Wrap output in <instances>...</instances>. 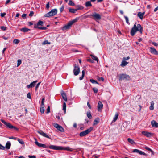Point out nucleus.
Masks as SVG:
<instances>
[{"instance_id":"obj_1","label":"nucleus","mask_w":158,"mask_h":158,"mask_svg":"<svg viewBox=\"0 0 158 158\" xmlns=\"http://www.w3.org/2000/svg\"><path fill=\"white\" fill-rule=\"evenodd\" d=\"M34 139L35 140V144L39 147H43L46 148H49L50 149L56 150H66L70 152H72L73 150V149L69 147H62L53 145H46L45 144L39 143L38 142L36 138H35Z\"/></svg>"},{"instance_id":"obj_2","label":"nucleus","mask_w":158,"mask_h":158,"mask_svg":"<svg viewBox=\"0 0 158 158\" xmlns=\"http://www.w3.org/2000/svg\"><path fill=\"white\" fill-rule=\"evenodd\" d=\"M139 31L141 34L142 33L143 29L139 24L136 25V23L134 25L133 27L131 28V36H134L137 31Z\"/></svg>"},{"instance_id":"obj_3","label":"nucleus","mask_w":158,"mask_h":158,"mask_svg":"<svg viewBox=\"0 0 158 158\" xmlns=\"http://www.w3.org/2000/svg\"><path fill=\"white\" fill-rule=\"evenodd\" d=\"M77 20V19H75L72 21H69L67 24L65 25L62 28V30H65L67 29H69L70 28L72 25L76 22Z\"/></svg>"},{"instance_id":"obj_4","label":"nucleus","mask_w":158,"mask_h":158,"mask_svg":"<svg viewBox=\"0 0 158 158\" xmlns=\"http://www.w3.org/2000/svg\"><path fill=\"white\" fill-rule=\"evenodd\" d=\"M57 10L56 9L52 10L50 11L45 14L44 16L45 17H49L55 15L57 14Z\"/></svg>"},{"instance_id":"obj_5","label":"nucleus","mask_w":158,"mask_h":158,"mask_svg":"<svg viewBox=\"0 0 158 158\" xmlns=\"http://www.w3.org/2000/svg\"><path fill=\"white\" fill-rule=\"evenodd\" d=\"M1 121L5 125L11 129H14L16 130H18V129L15 127L13 126L10 123L6 122L3 119L1 120Z\"/></svg>"},{"instance_id":"obj_6","label":"nucleus","mask_w":158,"mask_h":158,"mask_svg":"<svg viewBox=\"0 0 158 158\" xmlns=\"http://www.w3.org/2000/svg\"><path fill=\"white\" fill-rule=\"evenodd\" d=\"M93 127H90L89 129L81 132L79 134L80 136L83 137L86 135L90 133L93 130Z\"/></svg>"},{"instance_id":"obj_7","label":"nucleus","mask_w":158,"mask_h":158,"mask_svg":"<svg viewBox=\"0 0 158 158\" xmlns=\"http://www.w3.org/2000/svg\"><path fill=\"white\" fill-rule=\"evenodd\" d=\"M74 69L73 70V73L75 76L77 75L80 73V68L78 65L75 64L74 66Z\"/></svg>"},{"instance_id":"obj_8","label":"nucleus","mask_w":158,"mask_h":158,"mask_svg":"<svg viewBox=\"0 0 158 158\" xmlns=\"http://www.w3.org/2000/svg\"><path fill=\"white\" fill-rule=\"evenodd\" d=\"M53 126L54 127L56 128L57 129L61 132H63L64 131V129L61 126L59 125L57 123H54L53 124Z\"/></svg>"},{"instance_id":"obj_9","label":"nucleus","mask_w":158,"mask_h":158,"mask_svg":"<svg viewBox=\"0 0 158 158\" xmlns=\"http://www.w3.org/2000/svg\"><path fill=\"white\" fill-rule=\"evenodd\" d=\"M120 79L121 80H129L130 79V77L128 75L125 74H122L121 75Z\"/></svg>"},{"instance_id":"obj_10","label":"nucleus","mask_w":158,"mask_h":158,"mask_svg":"<svg viewBox=\"0 0 158 158\" xmlns=\"http://www.w3.org/2000/svg\"><path fill=\"white\" fill-rule=\"evenodd\" d=\"M91 16L93 17L94 19L95 20H99L101 18V15L95 12Z\"/></svg>"},{"instance_id":"obj_11","label":"nucleus","mask_w":158,"mask_h":158,"mask_svg":"<svg viewBox=\"0 0 158 158\" xmlns=\"http://www.w3.org/2000/svg\"><path fill=\"white\" fill-rule=\"evenodd\" d=\"M132 152H133L137 153H139V154H140V155H143L144 156H147V154L145 153L144 152H143L142 151H141L137 149H134L133 150Z\"/></svg>"},{"instance_id":"obj_12","label":"nucleus","mask_w":158,"mask_h":158,"mask_svg":"<svg viewBox=\"0 0 158 158\" xmlns=\"http://www.w3.org/2000/svg\"><path fill=\"white\" fill-rule=\"evenodd\" d=\"M150 52L154 54L158 55V51L153 47H151L150 48Z\"/></svg>"},{"instance_id":"obj_13","label":"nucleus","mask_w":158,"mask_h":158,"mask_svg":"<svg viewBox=\"0 0 158 158\" xmlns=\"http://www.w3.org/2000/svg\"><path fill=\"white\" fill-rule=\"evenodd\" d=\"M37 132L44 137L50 139L49 136L42 131H38Z\"/></svg>"},{"instance_id":"obj_14","label":"nucleus","mask_w":158,"mask_h":158,"mask_svg":"<svg viewBox=\"0 0 158 158\" xmlns=\"http://www.w3.org/2000/svg\"><path fill=\"white\" fill-rule=\"evenodd\" d=\"M37 82V80L31 82L30 85H27V87L29 89L31 88H32L35 86V83Z\"/></svg>"},{"instance_id":"obj_15","label":"nucleus","mask_w":158,"mask_h":158,"mask_svg":"<svg viewBox=\"0 0 158 158\" xmlns=\"http://www.w3.org/2000/svg\"><path fill=\"white\" fill-rule=\"evenodd\" d=\"M151 123L152 127H158V123L155 120H153L152 121Z\"/></svg>"},{"instance_id":"obj_16","label":"nucleus","mask_w":158,"mask_h":158,"mask_svg":"<svg viewBox=\"0 0 158 158\" xmlns=\"http://www.w3.org/2000/svg\"><path fill=\"white\" fill-rule=\"evenodd\" d=\"M103 107V105L102 103L100 101L99 102L98 105V110L99 111L102 109Z\"/></svg>"},{"instance_id":"obj_17","label":"nucleus","mask_w":158,"mask_h":158,"mask_svg":"<svg viewBox=\"0 0 158 158\" xmlns=\"http://www.w3.org/2000/svg\"><path fill=\"white\" fill-rule=\"evenodd\" d=\"M144 12H143V13L139 12L138 13L137 15L138 17H139L140 19H142L143 18V17L144 15Z\"/></svg>"},{"instance_id":"obj_18","label":"nucleus","mask_w":158,"mask_h":158,"mask_svg":"<svg viewBox=\"0 0 158 158\" xmlns=\"http://www.w3.org/2000/svg\"><path fill=\"white\" fill-rule=\"evenodd\" d=\"M61 94L64 100L65 101H67V99L66 97V95L65 93L64 92H63L62 93H61Z\"/></svg>"},{"instance_id":"obj_19","label":"nucleus","mask_w":158,"mask_h":158,"mask_svg":"<svg viewBox=\"0 0 158 158\" xmlns=\"http://www.w3.org/2000/svg\"><path fill=\"white\" fill-rule=\"evenodd\" d=\"M43 24V21H39L36 24H35L34 26V28H35V26H38L39 25L42 26Z\"/></svg>"},{"instance_id":"obj_20","label":"nucleus","mask_w":158,"mask_h":158,"mask_svg":"<svg viewBox=\"0 0 158 158\" xmlns=\"http://www.w3.org/2000/svg\"><path fill=\"white\" fill-rule=\"evenodd\" d=\"M128 62L124 60L123 59V60L121 64V66L122 67H124L126 65L128 64Z\"/></svg>"},{"instance_id":"obj_21","label":"nucleus","mask_w":158,"mask_h":158,"mask_svg":"<svg viewBox=\"0 0 158 158\" xmlns=\"http://www.w3.org/2000/svg\"><path fill=\"white\" fill-rule=\"evenodd\" d=\"M20 30L21 31H22L24 32H28L30 30L28 28H25V27H23L22 28L20 29Z\"/></svg>"},{"instance_id":"obj_22","label":"nucleus","mask_w":158,"mask_h":158,"mask_svg":"<svg viewBox=\"0 0 158 158\" xmlns=\"http://www.w3.org/2000/svg\"><path fill=\"white\" fill-rule=\"evenodd\" d=\"M11 146V143L10 142H7L6 144L5 147L7 149H10Z\"/></svg>"},{"instance_id":"obj_23","label":"nucleus","mask_w":158,"mask_h":158,"mask_svg":"<svg viewBox=\"0 0 158 158\" xmlns=\"http://www.w3.org/2000/svg\"><path fill=\"white\" fill-rule=\"evenodd\" d=\"M76 9L77 11L78 10H81L84 9V7L80 5H77L76 6Z\"/></svg>"},{"instance_id":"obj_24","label":"nucleus","mask_w":158,"mask_h":158,"mask_svg":"<svg viewBox=\"0 0 158 158\" xmlns=\"http://www.w3.org/2000/svg\"><path fill=\"white\" fill-rule=\"evenodd\" d=\"M85 6L86 7L91 6L92 5L91 3V1H88L86 2L85 3Z\"/></svg>"},{"instance_id":"obj_25","label":"nucleus","mask_w":158,"mask_h":158,"mask_svg":"<svg viewBox=\"0 0 158 158\" xmlns=\"http://www.w3.org/2000/svg\"><path fill=\"white\" fill-rule=\"evenodd\" d=\"M90 56L92 57V59L95 61H96L97 62H98V58L95 56H94L92 54L90 55Z\"/></svg>"},{"instance_id":"obj_26","label":"nucleus","mask_w":158,"mask_h":158,"mask_svg":"<svg viewBox=\"0 0 158 158\" xmlns=\"http://www.w3.org/2000/svg\"><path fill=\"white\" fill-rule=\"evenodd\" d=\"M118 117V114L117 113H116L115 116L113 120L112 121V122H115L116 120L117 119Z\"/></svg>"},{"instance_id":"obj_27","label":"nucleus","mask_w":158,"mask_h":158,"mask_svg":"<svg viewBox=\"0 0 158 158\" xmlns=\"http://www.w3.org/2000/svg\"><path fill=\"white\" fill-rule=\"evenodd\" d=\"M77 11V10L76 9L69 8V11L70 12H71V13H75Z\"/></svg>"},{"instance_id":"obj_28","label":"nucleus","mask_w":158,"mask_h":158,"mask_svg":"<svg viewBox=\"0 0 158 158\" xmlns=\"http://www.w3.org/2000/svg\"><path fill=\"white\" fill-rule=\"evenodd\" d=\"M99 121V119L98 118L95 119L93 122V125L97 124Z\"/></svg>"},{"instance_id":"obj_29","label":"nucleus","mask_w":158,"mask_h":158,"mask_svg":"<svg viewBox=\"0 0 158 158\" xmlns=\"http://www.w3.org/2000/svg\"><path fill=\"white\" fill-rule=\"evenodd\" d=\"M87 116L88 118L89 119H91L92 118V116L91 114L90 111H88L87 112Z\"/></svg>"},{"instance_id":"obj_30","label":"nucleus","mask_w":158,"mask_h":158,"mask_svg":"<svg viewBox=\"0 0 158 158\" xmlns=\"http://www.w3.org/2000/svg\"><path fill=\"white\" fill-rule=\"evenodd\" d=\"M154 103L153 101L151 102V106L149 107L150 110H153L154 109Z\"/></svg>"},{"instance_id":"obj_31","label":"nucleus","mask_w":158,"mask_h":158,"mask_svg":"<svg viewBox=\"0 0 158 158\" xmlns=\"http://www.w3.org/2000/svg\"><path fill=\"white\" fill-rule=\"evenodd\" d=\"M127 140L128 142L130 143L131 144H133L134 143H135V142H134V140L131 138H128Z\"/></svg>"},{"instance_id":"obj_32","label":"nucleus","mask_w":158,"mask_h":158,"mask_svg":"<svg viewBox=\"0 0 158 158\" xmlns=\"http://www.w3.org/2000/svg\"><path fill=\"white\" fill-rule=\"evenodd\" d=\"M69 5L71 6H75V3L73 2L72 0H69L68 3Z\"/></svg>"},{"instance_id":"obj_33","label":"nucleus","mask_w":158,"mask_h":158,"mask_svg":"<svg viewBox=\"0 0 158 158\" xmlns=\"http://www.w3.org/2000/svg\"><path fill=\"white\" fill-rule=\"evenodd\" d=\"M35 28H37L39 29H42V30H46L47 29V28L46 27H39V26H35Z\"/></svg>"},{"instance_id":"obj_34","label":"nucleus","mask_w":158,"mask_h":158,"mask_svg":"<svg viewBox=\"0 0 158 158\" xmlns=\"http://www.w3.org/2000/svg\"><path fill=\"white\" fill-rule=\"evenodd\" d=\"M66 104L65 102H64L63 104V110L65 112L66 110Z\"/></svg>"},{"instance_id":"obj_35","label":"nucleus","mask_w":158,"mask_h":158,"mask_svg":"<svg viewBox=\"0 0 158 158\" xmlns=\"http://www.w3.org/2000/svg\"><path fill=\"white\" fill-rule=\"evenodd\" d=\"M90 81L93 84H98V82L96 81L93 80V79H91L90 80Z\"/></svg>"},{"instance_id":"obj_36","label":"nucleus","mask_w":158,"mask_h":158,"mask_svg":"<svg viewBox=\"0 0 158 158\" xmlns=\"http://www.w3.org/2000/svg\"><path fill=\"white\" fill-rule=\"evenodd\" d=\"M124 17L125 19L126 23L128 24H130V23L129 22L128 18L126 16H124Z\"/></svg>"},{"instance_id":"obj_37","label":"nucleus","mask_w":158,"mask_h":158,"mask_svg":"<svg viewBox=\"0 0 158 158\" xmlns=\"http://www.w3.org/2000/svg\"><path fill=\"white\" fill-rule=\"evenodd\" d=\"M40 111L41 113H44V107H42L40 108Z\"/></svg>"},{"instance_id":"obj_38","label":"nucleus","mask_w":158,"mask_h":158,"mask_svg":"<svg viewBox=\"0 0 158 158\" xmlns=\"http://www.w3.org/2000/svg\"><path fill=\"white\" fill-rule=\"evenodd\" d=\"M50 43L47 40H45L42 43L43 44H50Z\"/></svg>"},{"instance_id":"obj_39","label":"nucleus","mask_w":158,"mask_h":158,"mask_svg":"<svg viewBox=\"0 0 158 158\" xmlns=\"http://www.w3.org/2000/svg\"><path fill=\"white\" fill-rule=\"evenodd\" d=\"M19 42V40L18 39H15L13 40V43L15 44H17Z\"/></svg>"},{"instance_id":"obj_40","label":"nucleus","mask_w":158,"mask_h":158,"mask_svg":"<svg viewBox=\"0 0 158 158\" xmlns=\"http://www.w3.org/2000/svg\"><path fill=\"white\" fill-rule=\"evenodd\" d=\"M18 141L21 144H24V142L23 141L22 139H18Z\"/></svg>"},{"instance_id":"obj_41","label":"nucleus","mask_w":158,"mask_h":158,"mask_svg":"<svg viewBox=\"0 0 158 158\" xmlns=\"http://www.w3.org/2000/svg\"><path fill=\"white\" fill-rule=\"evenodd\" d=\"M93 90L94 93H97L98 91V89L97 88H93Z\"/></svg>"},{"instance_id":"obj_42","label":"nucleus","mask_w":158,"mask_h":158,"mask_svg":"<svg viewBox=\"0 0 158 158\" xmlns=\"http://www.w3.org/2000/svg\"><path fill=\"white\" fill-rule=\"evenodd\" d=\"M21 63V60H18V63L17 64V66L18 67L19 66Z\"/></svg>"},{"instance_id":"obj_43","label":"nucleus","mask_w":158,"mask_h":158,"mask_svg":"<svg viewBox=\"0 0 158 158\" xmlns=\"http://www.w3.org/2000/svg\"><path fill=\"white\" fill-rule=\"evenodd\" d=\"M41 83V82H40L39 83H38L36 85L35 87V90H37L39 86V85H40V84Z\"/></svg>"},{"instance_id":"obj_44","label":"nucleus","mask_w":158,"mask_h":158,"mask_svg":"<svg viewBox=\"0 0 158 158\" xmlns=\"http://www.w3.org/2000/svg\"><path fill=\"white\" fill-rule=\"evenodd\" d=\"M49 4H50L49 2H48L47 3V4L46 5V8L47 9H49V7H50Z\"/></svg>"},{"instance_id":"obj_45","label":"nucleus","mask_w":158,"mask_h":158,"mask_svg":"<svg viewBox=\"0 0 158 158\" xmlns=\"http://www.w3.org/2000/svg\"><path fill=\"white\" fill-rule=\"evenodd\" d=\"M1 28L3 31H6V27L4 26H1Z\"/></svg>"},{"instance_id":"obj_46","label":"nucleus","mask_w":158,"mask_h":158,"mask_svg":"<svg viewBox=\"0 0 158 158\" xmlns=\"http://www.w3.org/2000/svg\"><path fill=\"white\" fill-rule=\"evenodd\" d=\"M151 136V134L150 133L147 132L146 134V136L147 137H149Z\"/></svg>"},{"instance_id":"obj_47","label":"nucleus","mask_w":158,"mask_h":158,"mask_svg":"<svg viewBox=\"0 0 158 158\" xmlns=\"http://www.w3.org/2000/svg\"><path fill=\"white\" fill-rule=\"evenodd\" d=\"M152 44L156 47H157L158 46V43H156L155 42H152Z\"/></svg>"},{"instance_id":"obj_48","label":"nucleus","mask_w":158,"mask_h":158,"mask_svg":"<svg viewBox=\"0 0 158 158\" xmlns=\"http://www.w3.org/2000/svg\"><path fill=\"white\" fill-rule=\"evenodd\" d=\"M50 112V106H49L47 108V111L46 113L47 114H48Z\"/></svg>"},{"instance_id":"obj_49","label":"nucleus","mask_w":158,"mask_h":158,"mask_svg":"<svg viewBox=\"0 0 158 158\" xmlns=\"http://www.w3.org/2000/svg\"><path fill=\"white\" fill-rule=\"evenodd\" d=\"M27 98L29 99L31 98V94L30 93H28L27 95Z\"/></svg>"},{"instance_id":"obj_50","label":"nucleus","mask_w":158,"mask_h":158,"mask_svg":"<svg viewBox=\"0 0 158 158\" xmlns=\"http://www.w3.org/2000/svg\"><path fill=\"white\" fill-rule=\"evenodd\" d=\"M5 147L1 144H0V149L2 150H4Z\"/></svg>"},{"instance_id":"obj_51","label":"nucleus","mask_w":158,"mask_h":158,"mask_svg":"<svg viewBox=\"0 0 158 158\" xmlns=\"http://www.w3.org/2000/svg\"><path fill=\"white\" fill-rule=\"evenodd\" d=\"M34 14V12L32 11H31L30 14H29V16L30 17H32Z\"/></svg>"},{"instance_id":"obj_52","label":"nucleus","mask_w":158,"mask_h":158,"mask_svg":"<svg viewBox=\"0 0 158 158\" xmlns=\"http://www.w3.org/2000/svg\"><path fill=\"white\" fill-rule=\"evenodd\" d=\"M64 7L63 5L60 8V10L61 12H62L64 10Z\"/></svg>"},{"instance_id":"obj_53","label":"nucleus","mask_w":158,"mask_h":158,"mask_svg":"<svg viewBox=\"0 0 158 158\" xmlns=\"http://www.w3.org/2000/svg\"><path fill=\"white\" fill-rule=\"evenodd\" d=\"M144 148L145 149L148 150L149 151H151V149L150 148L146 146Z\"/></svg>"},{"instance_id":"obj_54","label":"nucleus","mask_w":158,"mask_h":158,"mask_svg":"<svg viewBox=\"0 0 158 158\" xmlns=\"http://www.w3.org/2000/svg\"><path fill=\"white\" fill-rule=\"evenodd\" d=\"M87 61H89L91 63H93L94 62V60L91 59H88L87 60Z\"/></svg>"},{"instance_id":"obj_55","label":"nucleus","mask_w":158,"mask_h":158,"mask_svg":"<svg viewBox=\"0 0 158 158\" xmlns=\"http://www.w3.org/2000/svg\"><path fill=\"white\" fill-rule=\"evenodd\" d=\"M130 59V57L129 56H127V57H124L123 58V59L124 60L126 61V60H129Z\"/></svg>"},{"instance_id":"obj_56","label":"nucleus","mask_w":158,"mask_h":158,"mask_svg":"<svg viewBox=\"0 0 158 158\" xmlns=\"http://www.w3.org/2000/svg\"><path fill=\"white\" fill-rule=\"evenodd\" d=\"M44 98H43L42 99V101H41V105L42 106H44Z\"/></svg>"},{"instance_id":"obj_57","label":"nucleus","mask_w":158,"mask_h":158,"mask_svg":"<svg viewBox=\"0 0 158 158\" xmlns=\"http://www.w3.org/2000/svg\"><path fill=\"white\" fill-rule=\"evenodd\" d=\"M26 14H23L22 16V17L23 18V19H25L26 17Z\"/></svg>"},{"instance_id":"obj_58","label":"nucleus","mask_w":158,"mask_h":158,"mask_svg":"<svg viewBox=\"0 0 158 158\" xmlns=\"http://www.w3.org/2000/svg\"><path fill=\"white\" fill-rule=\"evenodd\" d=\"M29 158H36V156H28Z\"/></svg>"},{"instance_id":"obj_59","label":"nucleus","mask_w":158,"mask_h":158,"mask_svg":"<svg viewBox=\"0 0 158 158\" xmlns=\"http://www.w3.org/2000/svg\"><path fill=\"white\" fill-rule=\"evenodd\" d=\"M6 15V13H1V16L2 17H3L5 16V15Z\"/></svg>"},{"instance_id":"obj_60","label":"nucleus","mask_w":158,"mask_h":158,"mask_svg":"<svg viewBox=\"0 0 158 158\" xmlns=\"http://www.w3.org/2000/svg\"><path fill=\"white\" fill-rule=\"evenodd\" d=\"M87 106H88V107H89V108L90 109H91V107L89 103V102H87Z\"/></svg>"},{"instance_id":"obj_61","label":"nucleus","mask_w":158,"mask_h":158,"mask_svg":"<svg viewBox=\"0 0 158 158\" xmlns=\"http://www.w3.org/2000/svg\"><path fill=\"white\" fill-rule=\"evenodd\" d=\"M83 126V124H80V129L81 130H83L84 129V127H81V126Z\"/></svg>"},{"instance_id":"obj_62","label":"nucleus","mask_w":158,"mask_h":158,"mask_svg":"<svg viewBox=\"0 0 158 158\" xmlns=\"http://www.w3.org/2000/svg\"><path fill=\"white\" fill-rule=\"evenodd\" d=\"M147 132L145 131H143L142 132V134L146 136V134L147 133Z\"/></svg>"},{"instance_id":"obj_63","label":"nucleus","mask_w":158,"mask_h":158,"mask_svg":"<svg viewBox=\"0 0 158 158\" xmlns=\"http://www.w3.org/2000/svg\"><path fill=\"white\" fill-rule=\"evenodd\" d=\"M84 75H82V76H81V77H79V79L80 80H82L83 78V77H84Z\"/></svg>"},{"instance_id":"obj_64","label":"nucleus","mask_w":158,"mask_h":158,"mask_svg":"<svg viewBox=\"0 0 158 158\" xmlns=\"http://www.w3.org/2000/svg\"><path fill=\"white\" fill-rule=\"evenodd\" d=\"M85 124H86V123H87L88 122H89V121L88 120H87V119H85Z\"/></svg>"}]
</instances>
